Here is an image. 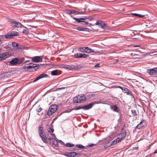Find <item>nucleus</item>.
I'll list each match as a JSON object with an SVG mask.
<instances>
[{"label":"nucleus","instance_id":"f257e3e1","mask_svg":"<svg viewBox=\"0 0 157 157\" xmlns=\"http://www.w3.org/2000/svg\"><path fill=\"white\" fill-rule=\"evenodd\" d=\"M86 100V98L84 95L78 94L75 97L73 101L74 103H80L85 101Z\"/></svg>","mask_w":157,"mask_h":157},{"label":"nucleus","instance_id":"f03ea898","mask_svg":"<svg viewBox=\"0 0 157 157\" xmlns=\"http://www.w3.org/2000/svg\"><path fill=\"white\" fill-rule=\"evenodd\" d=\"M38 132L40 136L41 137L43 141L45 143H47L48 142L47 138L44 132L43 128L40 125L38 127Z\"/></svg>","mask_w":157,"mask_h":157},{"label":"nucleus","instance_id":"7ed1b4c3","mask_svg":"<svg viewBox=\"0 0 157 157\" xmlns=\"http://www.w3.org/2000/svg\"><path fill=\"white\" fill-rule=\"evenodd\" d=\"M78 51L80 52L87 53L93 52L96 54L98 53H99V52L98 51L95 52L94 50L92 49L89 48L88 47H80L78 48Z\"/></svg>","mask_w":157,"mask_h":157},{"label":"nucleus","instance_id":"20e7f679","mask_svg":"<svg viewBox=\"0 0 157 157\" xmlns=\"http://www.w3.org/2000/svg\"><path fill=\"white\" fill-rule=\"evenodd\" d=\"M64 155L68 157H79L82 154L79 153L73 152H66Z\"/></svg>","mask_w":157,"mask_h":157},{"label":"nucleus","instance_id":"39448f33","mask_svg":"<svg viewBox=\"0 0 157 157\" xmlns=\"http://www.w3.org/2000/svg\"><path fill=\"white\" fill-rule=\"evenodd\" d=\"M57 105H53L51 106L47 112V115L49 116L52 115L57 110Z\"/></svg>","mask_w":157,"mask_h":157},{"label":"nucleus","instance_id":"423d86ee","mask_svg":"<svg viewBox=\"0 0 157 157\" xmlns=\"http://www.w3.org/2000/svg\"><path fill=\"white\" fill-rule=\"evenodd\" d=\"M95 25L100 26V27L103 29H107L106 24L101 21L98 20L95 23Z\"/></svg>","mask_w":157,"mask_h":157},{"label":"nucleus","instance_id":"0eeeda50","mask_svg":"<svg viewBox=\"0 0 157 157\" xmlns=\"http://www.w3.org/2000/svg\"><path fill=\"white\" fill-rule=\"evenodd\" d=\"M147 73L150 75H157V68H154L147 70Z\"/></svg>","mask_w":157,"mask_h":157},{"label":"nucleus","instance_id":"6e6552de","mask_svg":"<svg viewBox=\"0 0 157 157\" xmlns=\"http://www.w3.org/2000/svg\"><path fill=\"white\" fill-rule=\"evenodd\" d=\"M75 58H86L89 57V55L84 53H77L74 56Z\"/></svg>","mask_w":157,"mask_h":157},{"label":"nucleus","instance_id":"1a4fd4ad","mask_svg":"<svg viewBox=\"0 0 157 157\" xmlns=\"http://www.w3.org/2000/svg\"><path fill=\"white\" fill-rule=\"evenodd\" d=\"M11 23L14 26L17 28L25 27L21 23L17 21H12Z\"/></svg>","mask_w":157,"mask_h":157},{"label":"nucleus","instance_id":"9d476101","mask_svg":"<svg viewBox=\"0 0 157 157\" xmlns=\"http://www.w3.org/2000/svg\"><path fill=\"white\" fill-rule=\"evenodd\" d=\"M32 60L34 62L38 63L42 62V59L40 56H36L32 58Z\"/></svg>","mask_w":157,"mask_h":157},{"label":"nucleus","instance_id":"9b49d317","mask_svg":"<svg viewBox=\"0 0 157 157\" xmlns=\"http://www.w3.org/2000/svg\"><path fill=\"white\" fill-rule=\"evenodd\" d=\"M146 121L144 120H143L136 127V128L140 129L141 128L144 127V125L146 124Z\"/></svg>","mask_w":157,"mask_h":157},{"label":"nucleus","instance_id":"f8f14e48","mask_svg":"<svg viewBox=\"0 0 157 157\" xmlns=\"http://www.w3.org/2000/svg\"><path fill=\"white\" fill-rule=\"evenodd\" d=\"M126 136V133L125 132H123L119 134L118 135V137L117 138V140H118V141H121Z\"/></svg>","mask_w":157,"mask_h":157},{"label":"nucleus","instance_id":"ddd939ff","mask_svg":"<svg viewBox=\"0 0 157 157\" xmlns=\"http://www.w3.org/2000/svg\"><path fill=\"white\" fill-rule=\"evenodd\" d=\"M41 65V64H37L34 63H31V66L32 67V70L33 71L36 70H37L39 67Z\"/></svg>","mask_w":157,"mask_h":157},{"label":"nucleus","instance_id":"4468645a","mask_svg":"<svg viewBox=\"0 0 157 157\" xmlns=\"http://www.w3.org/2000/svg\"><path fill=\"white\" fill-rule=\"evenodd\" d=\"M48 75L45 74H43L40 75L39 76L36 77V79L34 80L33 82H35L38 80H39L40 79L44 78V77H47Z\"/></svg>","mask_w":157,"mask_h":157},{"label":"nucleus","instance_id":"2eb2a0df","mask_svg":"<svg viewBox=\"0 0 157 157\" xmlns=\"http://www.w3.org/2000/svg\"><path fill=\"white\" fill-rule=\"evenodd\" d=\"M47 136L49 140H51L52 139H54L56 136L54 133H50L48 134Z\"/></svg>","mask_w":157,"mask_h":157},{"label":"nucleus","instance_id":"dca6fc26","mask_svg":"<svg viewBox=\"0 0 157 157\" xmlns=\"http://www.w3.org/2000/svg\"><path fill=\"white\" fill-rule=\"evenodd\" d=\"M94 104L93 103H90L88 105L83 106V109L85 110H88L91 109L93 106Z\"/></svg>","mask_w":157,"mask_h":157},{"label":"nucleus","instance_id":"f3484780","mask_svg":"<svg viewBox=\"0 0 157 157\" xmlns=\"http://www.w3.org/2000/svg\"><path fill=\"white\" fill-rule=\"evenodd\" d=\"M123 91L127 93L128 95H132V91L124 87Z\"/></svg>","mask_w":157,"mask_h":157},{"label":"nucleus","instance_id":"a211bd4d","mask_svg":"<svg viewBox=\"0 0 157 157\" xmlns=\"http://www.w3.org/2000/svg\"><path fill=\"white\" fill-rule=\"evenodd\" d=\"M72 18L75 20L78 23H80L81 22H82V21L81 20H85L86 19H87V17H82L80 18H78L75 17H72Z\"/></svg>","mask_w":157,"mask_h":157},{"label":"nucleus","instance_id":"6ab92c4d","mask_svg":"<svg viewBox=\"0 0 157 157\" xmlns=\"http://www.w3.org/2000/svg\"><path fill=\"white\" fill-rule=\"evenodd\" d=\"M1 37H2V40L4 39V38H7V39H10L12 37L10 35V33H8L6 35L3 36H1Z\"/></svg>","mask_w":157,"mask_h":157},{"label":"nucleus","instance_id":"aec40b11","mask_svg":"<svg viewBox=\"0 0 157 157\" xmlns=\"http://www.w3.org/2000/svg\"><path fill=\"white\" fill-rule=\"evenodd\" d=\"M111 108L112 110H113L115 112H118L119 111V107H117L116 105L111 106Z\"/></svg>","mask_w":157,"mask_h":157},{"label":"nucleus","instance_id":"412c9836","mask_svg":"<svg viewBox=\"0 0 157 157\" xmlns=\"http://www.w3.org/2000/svg\"><path fill=\"white\" fill-rule=\"evenodd\" d=\"M18 59L17 58L13 59L10 61V63L12 65H15L17 63Z\"/></svg>","mask_w":157,"mask_h":157},{"label":"nucleus","instance_id":"4be33fe9","mask_svg":"<svg viewBox=\"0 0 157 157\" xmlns=\"http://www.w3.org/2000/svg\"><path fill=\"white\" fill-rule=\"evenodd\" d=\"M118 141V140H117V138L116 140H114L113 141L111 142V144L109 146H108L107 145H106L105 146V147H110L111 145H115L117 143L119 142V141Z\"/></svg>","mask_w":157,"mask_h":157},{"label":"nucleus","instance_id":"5701e85b","mask_svg":"<svg viewBox=\"0 0 157 157\" xmlns=\"http://www.w3.org/2000/svg\"><path fill=\"white\" fill-rule=\"evenodd\" d=\"M23 68L25 70H29V71H32V67L30 65H29L28 66H24L23 67Z\"/></svg>","mask_w":157,"mask_h":157},{"label":"nucleus","instance_id":"b1692460","mask_svg":"<svg viewBox=\"0 0 157 157\" xmlns=\"http://www.w3.org/2000/svg\"><path fill=\"white\" fill-rule=\"evenodd\" d=\"M3 59H4L9 56V54L8 52H5L2 54Z\"/></svg>","mask_w":157,"mask_h":157},{"label":"nucleus","instance_id":"393cba45","mask_svg":"<svg viewBox=\"0 0 157 157\" xmlns=\"http://www.w3.org/2000/svg\"><path fill=\"white\" fill-rule=\"evenodd\" d=\"M52 144L55 146H58L59 145V143L58 141L55 139V138L54 139H52Z\"/></svg>","mask_w":157,"mask_h":157},{"label":"nucleus","instance_id":"a878e982","mask_svg":"<svg viewBox=\"0 0 157 157\" xmlns=\"http://www.w3.org/2000/svg\"><path fill=\"white\" fill-rule=\"evenodd\" d=\"M11 36H17L18 35V33L16 31H12L10 33Z\"/></svg>","mask_w":157,"mask_h":157},{"label":"nucleus","instance_id":"bb28decb","mask_svg":"<svg viewBox=\"0 0 157 157\" xmlns=\"http://www.w3.org/2000/svg\"><path fill=\"white\" fill-rule=\"evenodd\" d=\"M12 45L14 48L17 49V47L18 46V44L15 42H12Z\"/></svg>","mask_w":157,"mask_h":157},{"label":"nucleus","instance_id":"cd10ccee","mask_svg":"<svg viewBox=\"0 0 157 157\" xmlns=\"http://www.w3.org/2000/svg\"><path fill=\"white\" fill-rule=\"evenodd\" d=\"M64 145L67 147H73L74 144L70 143H67Z\"/></svg>","mask_w":157,"mask_h":157},{"label":"nucleus","instance_id":"c85d7f7f","mask_svg":"<svg viewBox=\"0 0 157 157\" xmlns=\"http://www.w3.org/2000/svg\"><path fill=\"white\" fill-rule=\"evenodd\" d=\"M76 146L78 148L81 149H84V147L81 144H76Z\"/></svg>","mask_w":157,"mask_h":157},{"label":"nucleus","instance_id":"c756f323","mask_svg":"<svg viewBox=\"0 0 157 157\" xmlns=\"http://www.w3.org/2000/svg\"><path fill=\"white\" fill-rule=\"evenodd\" d=\"M48 131L50 133H53L54 131V129L53 128H49L47 129Z\"/></svg>","mask_w":157,"mask_h":157},{"label":"nucleus","instance_id":"7c9ffc66","mask_svg":"<svg viewBox=\"0 0 157 157\" xmlns=\"http://www.w3.org/2000/svg\"><path fill=\"white\" fill-rule=\"evenodd\" d=\"M83 109V106H79L77 107H75V108H73V109L74 110H79L81 109Z\"/></svg>","mask_w":157,"mask_h":157},{"label":"nucleus","instance_id":"2f4dec72","mask_svg":"<svg viewBox=\"0 0 157 157\" xmlns=\"http://www.w3.org/2000/svg\"><path fill=\"white\" fill-rule=\"evenodd\" d=\"M22 33L25 34H28V31L25 29H24L23 30Z\"/></svg>","mask_w":157,"mask_h":157},{"label":"nucleus","instance_id":"473e14b6","mask_svg":"<svg viewBox=\"0 0 157 157\" xmlns=\"http://www.w3.org/2000/svg\"><path fill=\"white\" fill-rule=\"evenodd\" d=\"M131 111L133 116H135L137 115L136 111L135 110H132Z\"/></svg>","mask_w":157,"mask_h":157},{"label":"nucleus","instance_id":"72a5a7b5","mask_svg":"<svg viewBox=\"0 0 157 157\" xmlns=\"http://www.w3.org/2000/svg\"><path fill=\"white\" fill-rule=\"evenodd\" d=\"M66 13L68 14H71V10L70 9L67 10H66Z\"/></svg>","mask_w":157,"mask_h":157},{"label":"nucleus","instance_id":"f704fd0d","mask_svg":"<svg viewBox=\"0 0 157 157\" xmlns=\"http://www.w3.org/2000/svg\"><path fill=\"white\" fill-rule=\"evenodd\" d=\"M52 74L53 75H57V71L55 70L52 72Z\"/></svg>","mask_w":157,"mask_h":157},{"label":"nucleus","instance_id":"c9c22d12","mask_svg":"<svg viewBox=\"0 0 157 157\" xmlns=\"http://www.w3.org/2000/svg\"><path fill=\"white\" fill-rule=\"evenodd\" d=\"M77 30L80 31H84L83 28H81L80 27H77L76 29Z\"/></svg>","mask_w":157,"mask_h":157},{"label":"nucleus","instance_id":"e433bc0d","mask_svg":"<svg viewBox=\"0 0 157 157\" xmlns=\"http://www.w3.org/2000/svg\"><path fill=\"white\" fill-rule=\"evenodd\" d=\"M42 110V109L41 107H40L38 109H36V111L38 113L40 112Z\"/></svg>","mask_w":157,"mask_h":157},{"label":"nucleus","instance_id":"4c0bfd02","mask_svg":"<svg viewBox=\"0 0 157 157\" xmlns=\"http://www.w3.org/2000/svg\"><path fill=\"white\" fill-rule=\"evenodd\" d=\"M74 109H68L66 110H65V112L66 113H69Z\"/></svg>","mask_w":157,"mask_h":157},{"label":"nucleus","instance_id":"58836bf2","mask_svg":"<svg viewBox=\"0 0 157 157\" xmlns=\"http://www.w3.org/2000/svg\"><path fill=\"white\" fill-rule=\"evenodd\" d=\"M84 31H87V32H90L91 31V30L89 28H84L83 29Z\"/></svg>","mask_w":157,"mask_h":157},{"label":"nucleus","instance_id":"ea45409f","mask_svg":"<svg viewBox=\"0 0 157 157\" xmlns=\"http://www.w3.org/2000/svg\"><path fill=\"white\" fill-rule=\"evenodd\" d=\"M23 48V47L21 45H19L18 44V46L17 47V49H21Z\"/></svg>","mask_w":157,"mask_h":157},{"label":"nucleus","instance_id":"a19ab883","mask_svg":"<svg viewBox=\"0 0 157 157\" xmlns=\"http://www.w3.org/2000/svg\"><path fill=\"white\" fill-rule=\"evenodd\" d=\"M66 68L70 70H73L74 69V68L72 67L71 66H67L66 67Z\"/></svg>","mask_w":157,"mask_h":157},{"label":"nucleus","instance_id":"79ce46f5","mask_svg":"<svg viewBox=\"0 0 157 157\" xmlns=\"http://www.w3.org/2000/svg\"><path fill=\"white\" fill-rule=\"evenodd\" d=\"M82 24L83 25H87L88 24V22L85 21H82Z\"/></svg>","mask_w":157,"mask_h":157},{"label":"nucleus","instance_id":"37998d69","mask_svg":"<svg viewBox=\"0 0 157 157\" xmlns=\"http://www.w3.org/2000/svg\"><path fill=\"white\" fill-rule=\"evenodd\" d=\"M84 13L83 12L77 11L76 14H83Z\"/></svg>","mask_w":157,"mask_h":157},{"label":"nucleus","instance_id":"c03bdc74","mask_svg":"<svg viewBox=\"0 0 157 157\" xmlns=\"http://www.w3.org/2000/svg\"><path fill=\"white\" fill-rule=\"evenodd\" d=\"M117 87H118V88H121V89H122V91L123 90V88H124V87H122L121 86H117Z\"/></svg>","mask_w":157,"mask_h":157},{"label":"nucleus","instance_id":"a18cd8bd","mask_svg":"<svg viewBox=\"0 0 157 157\" xmlns=\"http://www.w3.org/2000/svg\"><path fill=\"white\" fill-rule=\"evenodd\" d=\"M76 11H75L73 10H71V14H74L75 13H76Z\"/></svg>","mask_w":157,"mask_h":157},{"label":"nucleus","instance_id":"49530a36","mask_svg":"<svg viewBox=\"0 0 157 157\" xmlns=\"http://www.w3.org/2000/svg\"><path fill=\"white\" fill-rule=\"evenodd\" d=\"M2 37H1V36H0V45L2 43Z\"/></svg>","mask_w":157,"mask_h":157},{"label":"nucleus","instance_id":"de8ad7c7","mask_svg":"<svg viewBox=\"0 0 157 157\" xmlns=\"http://www.w3.org/2000/svg\"><path fill=\"white\" fill-rule=\"evenodd\" d=\"M100 67V64L99 63H97L95 66V67Z\"/></svg>","mask_w":157,"mask_h":157},{"label":"nucleus","instance_id":"09e8293b","mask_svg":"<svg viewBox=\"0 0 157 157\" xmlns=\"http://www.w3.org/2000/svg\"><path fill=\"white\" fill-rule=\"evenodd\" d=\"M3 60L2 54H0V60Z\"/></svg>","mask_w":157,"mask_h":157},{"label":"nucleus","instance_id":"8fccbe9b","mask_svg":"<svg viewBox=\"0 0 157 157\" xmlns=\"http://www.w3.org/2000/svg\"><path fill=\"white\" fill-rule=\"evenodd\" d=\"M132 15H134L135 16L137 17V15H138V14L137 13H133L132 14Z\"/></svg>","mask_w":157,"mask_h":157},{"label":"nucleus","instance_id":"3c124183","mask_svg":"<svg viewBox=\"0 0 157 157\" xmlns=\"http://www.w3.org/2000/svg\"><path fill=\"white\" fill-rule=\"evenodd\" d=\"M66 87H62L61 88H59L58 89H64Z\"/></svg>","mask_w":157,"mask_h":157},{"label":"nucleus","instance_id":"603ef678","mask_svg":"<svg viewBox=\"0 0 157 157\" xmlns=\"http://www.w3.org/2000/svg\"><path fill=\"white\" fill-rule=\"evenodd\" d=\"M142 15H140V14H138V15H137V17H142Z\"/></svg>","mask_w":157,"mask_h":157},{"label":"nucleus","instance_id":"864d4df0","mask_svg":"<svg viewBox=\"0 0 157 157\" xmlns=\"http://www.w3.org/2000/svg\"><path fill=\"white\" fill-rule=\"evenodd\" d=\"M29 61V60H26L24 62V63H26V62Z\"/></svg>","mask_w":157,"mask_h":157},{"label":"nucleus","instance_id":"5fc2aeb1","mask_svg":"<svg viewBox=\"0 0 157 157\" xmlns=\"http://www.w3.org/2000/svg\"><path fill=\"white\" fill-rule=\"evenodd\" d=\"M155 153H157V149L154 152Z\"/></svg>","mask_w":157,"mask_h":157},{"label":"nucleus","instance_id":"6e6d98bb","mask_svg":"<svg viewBox=\"0 0 157 157\" xmlns=\"http://www.w3.org/2000/svg\"><path fill=\"white\" fill-rule=\"evenodd\" d=\"M93 145H94L93 144H91V145H90L89 146L90 147H92Z\"/></svg>","mask_w":157,"mask_h":157},{"label":"nucleus","instance_id":"4d7b16f0","mask_svg":"<svg viewBox=\"0 0 157 157\" xmlns=\"http://www.w3.org/2000/svg\"><path fill=\"white\" fill-rule=\"evenodd\" d=\"M138 46H139V45H136V46H135L134 47H138Z\"/></svg>","mask_w":157,"mask_h":157},{"label":"nucleus","instance_id":"13d9d810","mask_svg":"<svg viewBox=\"0 0 157 157\" xmlns=\"http://www.w3.org/2000/svg\"><path fill=\"white\" fill-rule=\"evenodd\" d=\"M76 149H74V151H75V150H76Z\"/></svg>","mask_w":157,"mask_h":157},{"label":"nucleus","instance_id":"bf43d9fd","mask_svg":"<svg viewBox=\"0 0 157 157\" xmlns=\"http://www.w3.org/2000/svg\"><path fill=\"white\" fill-rule=\"evenodd\" d=\"M93 94H92V96H93Z\"/></svg>","mask_w":157,"mask_h":157}]
</instances>
